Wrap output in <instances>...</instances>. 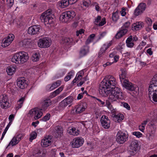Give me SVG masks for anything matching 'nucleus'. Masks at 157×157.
<instances>
[{
    "instance_id": "33",
    "label": "nucleus",
    "mask_w": 157,
    "mask_h": 157,
    "mask_svg": "<svg viewBox=\"0 0 157 157\" xmlns=\"http://www.w3.org/2000/svg\"><path fill=\"white\" fill-rule=\"evenodd\" d=\"M61 82L60 80H57L56 82H54L52 84L49 89L50 90H53L59 86L61 85Z\"/></svg>"
},
{
    "instance_id": "57",
    "label": "nucleus",
    "mask_w": 157,
    "mask_h": 157,
    "mask_svg": "<svg viewBox=\"0 0 157 157\" xmlns=\"http://www.w3.org/2000/svg\"><path fill=\"white\" fill-rule=\"evenodd\" d=\"M93 40L91 38H90V37H88L86 40L85 44L86 45L89 44H90V42H92L93 41Z\"/></svg>"
},
{
    "instance_id": "45",
    "label": "nucleus",
    "mask_w": 157,
    "mask_h": 157,
    "mask_svg": "<svg viewBox=\"0 0 157 157\" xmlns=\"http://www.w3.org/2000/svg\"><path fill=\"white\" fill-rule=\"evenodd\" d=\"M155 131L154 130H149L148 134L149 135V136L151 138L154 136L155 135Z\"/></svg>"
},
{
    "instance_id": "35",
    "label": "nucleus",
    "mask_w": 157,
    "mask_h": 157,
    "mask_svg": "<svg viewBox=\"0 0 157 157\" xmlns=\"http://www.w3.org/2000/svg\"><path fill=\"white\" fill-rule=\"evenodd\" d=\"M40 56V55L39 53H35L33 55L32 59L33 62L37 61L39 60Z\"/></svg>"
},
{
    "instance_id": "34",
    "label": "nucleus",
    "mask_w": 157,
    "mask_h": 157,
    "mask_svg": "<svg viewBox=\"0 0 157 157\" xmlns=\"http://www.w3.org/2000/svg\"><path fill=\"white\" fill-rule=\"evenodd\" d=\"M25 99V97H23L20 98L17 102V106L16 107V109H18L22 106L23 102Z\"/></svg>"
},
{
    "instance_id": "54",
    "label": "nucleus",
    "mask_w": 157,
    "mask_h": 157,
    "mask_svg": "<svg viewBox=\"0 0 157 157\" xmlns=\"http://www.w3.org/2000/svg\"><path fill=\"white\" fill-rule=\"evenodd\" d=\"M84 32V30L82 29H81L79 30H77L76 31V36H78L80 34H81L82 33H83Z\"/></svg>"
},
{
    "instance_id": "18",
    "label": "nucleus",
    "mask_w": 157,
    "mask_h": 157,
    "mask_svg": "<svg viewBox=\"0 0 157 157\" xmlns=\"http://www.w3.org/2000/svg\"><path fill=\"white\" fill-rule=\"evenodd\" d=\"M73 100V98L72 96H68L63 100L59 103V106L62 108L65 107L67 105L72 103Z\"/></svg>"
},
{
    "instance_id": "21",
    "label": "nucleus",
    "mask_w": 157,
    "mask_h": 157,
    "mask_svg": "<svg viewBox=\"0 0 157 157\" xmlns=\"http://www.w3.org/2000/svg\"><path fill=\"white\" fill-rule=\"evenodd\" d=\"M87 104L86 103H80L77 105L76 107V112L77 113H80L84 111L87 107Z\"/></svg>"
},
{
    "instance_id": "32",
    "label": "nucleus",
    "mask_w": 157,
    "mask_h": 157,
    "mask_svg": "<svg viewBox=\"0 0 157 157\" xmlns=\"http://www.w3.org/2000/svg\"><path fill=\"white\" fill-rule=\"evenodd\" d=\"M105 77L107 79H108L109 81H110V83H111L112 86H115V85L117 84L115 78L111 75L107 76Z\"/></svg>"
},
{
    "instance_id": "25",
    "label": "nucleus",
    "mask_w": 157,
    "mask_h": 157,
    "mask_svg": "<svg viewBox=\"0 0 157 157\" xmlns=\"http://www.w3.org/2000/svg\"><path fill=\"white\" fill-rule=\"evenodd\" d=\"M68 132L70 134L73 136H77L79 134V131L74 127H70L68 128Z\"/></svg>"
},
{
    "instance_id": "8",
    "label": "nucleus",
    "mask_w": 157,
    "mask_h": 157,
    "mask_svg": "<svg viewBox=\"0 0 157 157\" xmlns=\"http://www.w3.org/2000/svg\"><path fill=\"white\" fill-rule=\"evenodd\" d=\"M128 140L127 135L121 131H118L116 136V140L120 144H123Z\"/></svg>"
},
{
    "instance_id": "30",
    "label": "nucleus",
    "mask_w": 157,
    "mask_h": 157,
    "mask_svg": "<svg viewBox=\"0 0 157 157\" xmlns=\"http://www.w3.org/2000/svg\"><path fill=\"white\" fill-rule=\"evenodd\" d=\"M51 141L48 140V139L44 138L41 141V145L43 147H46L51 145Z\"/></svg>"
},
{
    "instance_id": "56",
    "label": "nucleus",
    "mask_w": 157,
    "mask_h": 157,
    "mask_svg": "<svg viewBox=\"0 0 157 157\" xmlns=\"http://www.w3.org/2000/svg\"><path fill=\"white\" fill-rule=\"evenodd\" d=\"M63 87L62 86H61L56 90L55 91L56 92L57 94H58L63 90Z\"/></svg>"
},
{
    "instance_id": "7",
    "label": "nucleus",
    "mask_w": 157,
    "mask_h": 157,
    "mask_svg": "<svg viewBox=\"0 0 157 157\" xmlns=\"http://www.w3.org/2000/svg\"><path fill=\"white\" fill-rule=\"evenodd\" d=\"M37 44L40 48H48L51 44V40L49 37H45L39 39L38 41Z\"/></svg>"
},
{
    "instance_id": "24",
    "label": "nucleus",
    "mask_w": 157,
    "mask_h": 157,
    "mask_svg": "<svg viewBox=\"0 0 157 157\" xmlns=\"http://www.w3.org/2000/svg\"><path fill=\"white\" fill-rule=\"evenodd\" d=\"M128 29H121L117 33L115 36L116 39H118L124 36L127 33Z\"/></svg>"
},
{
    "instance_id": "29",
    "label": "nucleus",
    "mask_w": 157,
    "mask_h": 157,
    "mask_svg": "<svg viewBox=\"0 0 157 157\" xmlns=\"http://www.w3.org/2000/svg\"><path fill=\"white\" fill-rule=\"evenodd\" d=\"M19 142L17 138L14 136L10 142L7 146L6 147V149H9V147L11 145H12V146H13L17 144Z\"/></svg>"
},
{
    "instance_id": "37",
    "label": "nucleus",
    "mask_w": 157,
    "mask_h": 157,
    "mask_svg": "<svg viewBox=\"0 0 157 157\" xmlns=\"http://www.w3.org/2000/svg\"><path fill=\"white\" fill-rule=\"evenodd\" d=\"M119 18V16L118 14V11H117L112 14V19L113 21H117Z\"/></svg>"
},
{
    "instance_id": "60",
    "label": "nucleus",
    "mask_w": 157,
    "mask_h": 157,
    "mask_svg": "<svg viewBox=\"0 0 157 157\" xmlns=\"http://www.w3.org/2000/svg\"><path fill=\"white\" fill-rule=\"evenodd\" d=\"M57 95L58 94H57V93H56V92L55 91L51 93L50 97L52 98L57 96Z\"/></svg>"
},
{
    "instance_id": "26",
    "label": "nucleus",
    "mask_w": 157,
    "mask_h": 157,
    "mask_svg": "<svg viewBox=\"0 0 157 157\" xmlns=\"http://www.w3.org/2000/svg\"><path fill=\"white\" fill-rule=\"evenodd\" d=\"M55 135L56 137H61L63 135V131L62 128L57 127L55 128Z\"/></svg>"
},
{
    "instance_id": "14",
    "label": "nucleus",
    "mask_w": 157,
    "mask_h": 157,
    "mask_svg": "<svg viewBox=\"0 0 157 157\" xmlns=\"http://www.w3.org/2000/svg\"><path fill=\"white\" fill-rule=\"evenodd\" d=\"M8 101L7 95L5 94L3 95L2 98L0 99L1 107L4 109L9 107L10 105Z\"/></svg>"
},
{
    "instance_id": "23",
    "label": "nucleus",
    "mask_w": 157,
    "mask_h": 157,
    "mask_svg": "<svg viewBox=\"0 0 157 157\" xmlns=\"http://www.w3.org/2000/svg\"><path fill=\"white\" fill-rule=\"evenodd\" d=\"M99 91L100 94L103 97H106L110 94V90L106 89L104 86L99 85Z\"/></svg>"
},
{
    "instance_id": "61",
    "label": "nucleus",
    "mask_w": 157,
    "mask_h": 157,
    "mask_svg": "<svg viewBox=\"0 0 157 157\" xmlns=\"http://www.w3.org/2000/svg\"><path fill=\"white\" fill-rule=\"evenodd\" d=\"M96 99L98 101L99 105H103L105 104V102L104 101H102L100 99L97 98H96Z\"/></svg>"
},
{
    "instance_id": "50",
    "label": "nucleus",
    "mask_w": 157,
    "mask_h": 157,
    "mask_svg": "<svg viewBox=\"0 0 157 157\" xmlns=\"http://www.w3.org/2000/svg\"><path fill=\"white\" fill-rule=\"evenodd\" d=\"M101 17L100 16H98L96 18H95V21H94L95 24L97 25V23L100 22V21H101Z\"/></svg>"
},
{
    "instance_id": "5",
    "label": "nucleus",
    "mask_w": 157,
    "mask_h": 157,
    "mask_svg": "<svg viewBox=\"0 0 157 157\" xmlns=\"http://www.w3.org/2000/svg\"><path fill=\"white\" fill-rule=\"evenodd\" d=\"M75 15L76 14L74 11L68 10L61 14L59 17V20L63 22L66 23L71 21Z\"/></svg>"
},
{
    "instance_id": "12",
    "label": "nucleus",
    "mask_w": 157,
    "mask_h": 157,
    "mask_svg": "<svg viewBox=\"0 0 157 157\" xmlns=\"http://www.w3.org/2000/svg\"><path fill=\"white\" fill-rule=\"evenodd\" d=\"M84 142V139L82 137H77L74 139L71 144L73 148H78L83 144Z\"/></svg>"
},
{
    "instance_id": "53",
    "label": "nucleus",
    "mask_w": 157,
    "mask_h": 157,
    "mask_svg": "<svg viewBox=\"0 0 157 157\" xmlns=\"http://www.w3.org/2000/svg\"><path fill=\"white\" fill-rule=\"evenodd\" d=\"M14 115L13 114H11L9 116V119L10 121L9 123H10V124H11L12 121L14 119Z\"/></svg>"
},
{
    "instance_id": "63",
    "label": "nucleus",
    "mask_w": 157,
    "mask_h": 157,
    "mask_svg": "<svg viewBox=\"0 0 157 157\" xmlns=\"http://www.w3.org/2000/svg\"><path fill=\"white\" fill-rule=\"evenodd\" d=\"M108 100H106V105L108 107H109V105L111 104L110 102H113V101H111L109 99V98H108Z\"/></svg>"
},
{
    "instance_id": "20",
    "label": "nucleus",
    "mask_w": 157,
    "mask_h": 157,
    "mask_svg": "<svg viewBox=\"0 0 157 157\" xmlns=\"http://www.w3.org/2000/svg\"><path fill=\"white\" fill-rule=\"evenodd\" d=\"M100 85L106 88V89L110 90L111 88L114 86H112L111 83H110V81H109L108 79L105 77L100 83Z\"/></svg>"
},
{
    "instance_id": "49",
    "label": "nucleus",
    "mask_w": 157,
    "mask_h": 157,
    "mask_svg": "<svg viewBox=\"0 0 157 157\" xmlns=\"http://www.w3.org/2000/svg\"><path fill=\"white\" fill-rule=\"evenodd\" d=\"M106 23V19L105 17L103 18L101 22H100L98 25L99 26H101L104 25Z\"/></svg>"
},
{
    "instance_id": "58",
    "label": "nucleus",
    "mask_w": 157,
    "mask_h": 157,
    "mask_svg": "<svg viewBox=\"0 0 157 157\" xmlns=\"http://www.w3.org/2000/svg\"><path fill=\"white\" fill-rule=\"evenodd\" d=\"M133 37L131 35L128 37L127 39L126 42H132V41Z\"/></svg>"
},
{
    "instance_id": "17",
    "label": "nucleus",
    "mask_w": 157,
    "mask_h": 157,
    "mask_svg": "<svg viewBox=\"0 0 157 157\" xmlns=\"http://www.w3.org/2000/svg\"><path fill=\"white\" fill-rule=\"evenodd\" d=\"M144 26V23L142 21L136 22L131 26V29L134 32H136L142 29Z\"/></svg>"
},
{
    "instance_id": "46",
    "label": "nucleus",
    "mask_w": 157,
    "mask_h": 157,
    "mask_svg": "<svg viewBox=\"0 0 157 157\" xmlns=\"http://www.w3.org/2000/svg\"><path fill=\"white\" fill-rule=\"evenodd\" d=\"M17 138L18 141L19 142L22 138H23V136L22 134H19L15 136Z\"/></svg>"
},
{
    "instance_id": "40",
    "label": "nucleus",
    "mask_w": 157,
    "mask_h": 157,
    "mask_svg": "<svg viewBox=\"0 0 157 157\" xmlns=\"http://www.w3.org/2000/svg\"><path fill=\"white\" fill-rule=\"evenodd\" d=\"M143 13L140 9L136 8L134 11V15L135 16H137Z\"/></svg>"
},
{
    "instance_id": "38",
    "label": "nucleus",
    "mask_w": 157,
    "mask_h": 157,
    "mask_svg": "<svg viewBox=\"0 0 157 157\" xmlns=\"http://www.w3.org/2000/svg\"><path fill=\"white\" fill-rule=\"evenodd\" d=\"M148 95L149 98L152 97L153 101L155 102H157V93H154L153 94L150 93Z\"/></svg>"
},
{
    "instance_id": "47",
    "label": "nucleus",
    "mask_w": 157,
    "mask_h": 157,
    "mask_svg": "<svg viewBox=\"0 0 157 157\" xmlns=\"http://www.w3.org/2000/svg\"><path fill=\"white\" fill-rule=\"evenodd\" d=\"M133 134L138 138L142 136V134L140 132H133Z\"/></svg>"
},
{
    "instance_id": "59",
    "label": "nucleus",
    "mask_w": 157,
    "mask_h": 157,
    "mask_svg": "<svg viewBox=\"0 0 157 157\" xmlns=\"http://www.w3.org/2000/svg\"><path fill=\"white\" fill-rule=\"evenodd\" d=\"M57 95L58 94H57V93H56V92L55 91L51 93L50 97L52 98L57 96Z\"/></svg>"
},
{
    "instance_id": "13",
    "label": "nucleus",
    "mask_w": 157,
    "mask_h": 157,
    "mask_svg": "<svg viewBox=\"0 0 157 157\" xmlns=\"http://www.w3.org/2000/svg\"><path fill=\"white\" fill-rule=\"evenodd\" d=\"M40 25H36L29 27L28 30V33L31 35L39 34L41 29Z\"/></svg>"
},
{
    "instance_id": "64",
    "label": "nucleus",
    "mask_w": 157,
    "mask_h": 157,
    "mask_svg": "<svg viewBox=\"0 0 157 157\" xmlns=\"http://www.w3.org/2000/svg\"><path fill=\"white\" fill-rule=\"evenodd\" d=\"M147 52L150 55H151L153 54V52L151 48H149L147 50Z\"/></svg>"
},
{
    "instance_id": "2",
    "label": "nucleus",
    "mask_w": 157,
    "mask_h": 157,
    "mask_svg": "<svg viewBox=\"0 0 157 157\" xmlns=\"http://www.w3.org/2000/svg\"><path fill=\"white\" fill-rule=\"evenodd\" d=\"M121 73L119 75V78L123 87L128 90L132 91L135 90L134 84L129 82V80L126 79L127 72L125 69L122 70Z\"/></svg>"
},
{
    "instance_id": "10",
    "label": "nucleus",
    "mask_w": 157,
    "mask_h": 157,
    "mask_svg": "<svg viewBox=\"0 0 157 157\" xmlns=\"http://www.w3.org/2000/svg\"><path fill=\"white\" fill-rule=\"evenodd\" d=\"M148 94L157 93V81L153 77L150 82V85L148 89Z\"/></svg>"
},
{
    "instance_id": "4",
    "label": "nucleus",
    "mask_w": 157,
    "mask_h": 157,
    "mask_svg": "<svg viewBox=\"0 0 157 157\" xmlns=\"http://www.w3.org/2000/svg\"><path fill=\"white\" fill-rule=\"evenodd\" d=\"M109 99L110 101H115L117 99H123V94L121 88L118 87H112L109 90Z\"/></svg>"
},
{
    "instance_id": "15",
    "label": "nucleus",
    "mask_w": 157,
    "mask_h": 157,
    "mask_svg": "<svg viewBox=\"0 0 157 157\" xmlns=\"http://www.w3.org/2000/svg\"><path fill=\"white\" fill-rule=\"evenodd\" d=\"M130 151L135 154L140 149L138 141L134 140L132 142L129 146Z\"/></svg>"
},
{
    "instance_id": "41",
    "label": "nucleus",
    "mask_w": 157,
    "mask_h": 157,
    "mask_svg": "<svg viewBox=\"0 0 157 157\" xmlns=\"http://www.w3.org/2000/svg\"><path fill=\"white\" fill-rule=\"evenodd\" d=\"M7 5L9 8H10L13 5L14 3V0H7Z\"/></svg>"
},
{
    "instance_id": "16",
    "label": "nucleus",
    "mask_w": 157,
    "mask_h": 157,
    "mask_svg": "<svg viewBox=\"0 0 157 157\" xmlns=\"http://www.w3.org/2000/svg\"><path fill=\"white\" fill-rule=\"evenodd\" d=\"M17 86L21 89H24L27 87V81L24 77H21L17 79Z\"/></svg>"
},
{
    "instance_id": "31",
    "label": "nucleus",
    "mask_w": 157,
    "mask_h": 157,
    "mask_svg": "<svg viewBox=\"0 0 157 157\" xmlns=\"http://www.w3.org/2000/svg\"><path fill=\"white\" fill-rule=\"evenodd\" d=\"M15 68L11 66L8 67L6 69V72L9 75H11L15 73Z\"/></svg>"
},
{
    "instance_id": "1",
    "label": "nucleus",
    "mask_w": 157,
    "mask_h": 157,
    "mask_svg": "<svg viewBox=\"0 0 157 157\" xmlns=\"http://www.w3.org/2000/svg\"><path fill=\"white\" fill-rule=\"evenodd\" d=\"M52 104V101L50 99L48 98L44 99L42 103V108L40 109L37 108H34L30 110L29 114L31 116H34L35 120H37L40 118L42 115L43 113L41 110H45L47 107Z\"/></svg>"
},
{
    "instance_id": "62",
    "label": "nucleus",
    "mask_w": 157,
    "mask_h": 157,
    "mask_svg": "<svg viewBox=\"0 0 157 157\" xmlns=\"http://www.w3.org/2000/svg\"><path fill=\"white\" fill-rule=\"evenodd\" d=\"M121 15L123 16H125L126 14V12H125V8H123L122 9V10L121 11Z\"/></svg>"
},
{
    "instance_id": "19",
    "label": "nucleus",
    "mask_w": 157,
    "mask_h": 157,
    "mask_svg": "<svg viewBox=\"0 0 157 157\" xmlns=\"http://www.w3.org/2000/svg\"><path fill=\"white\" fill-rule=\"evenodd\" d=\"M89 52V47L87 45H84L80 49L79 57L81 58L86 56Z\"/></svg>"
},
{
    "instance_id": "43",
    "label": "nucleus",
    "mask_w": 157,
    "mask_h": 157,
    "mask_svg": "<svg viewBox=\"0 0 157 157\" xmlns=\"http://www.w3.org/2000/svg\"><path fill=\"white\" fill-rule=\"evenodd\" d=\"M91 3V1L88 0H84L83 2V6L87 7H88Z\"/></svg>"
},
{
    "instance_id": "52",
    "label": "nucleus",
    "mask_w": 157,
    "mask_h": 157,
    "mask_svg": "<svg viewBox=\"0 0 157 157\" xmlns=\"http://www.w3.org/2000/svg\"><path fill=\"white\" fill-rule=\"evenodd\" d=\"M22 43L23 44V47L25 48H27L28 47L27 45L29 44L30 42L27 40H23L22 41Z\"/></svg>"
},
{
    "instance_id": "11",
    "label": "nucleus",
    "mask_w": 157,
    "mask_h": 157,
    "mask_svg": "<svg viewBox=\"0 0 157 157\" xmlns=\"http://www.w3.org/2000/svg\"><path fill=\"white\" fill-rule=\"evenodd\" d=\"M14 38L15 36L13 34H9L6 37L3 39L2 46L4 48L8 46L12 43Z\"/></svg>"
},
{
    "instance_id": "9",
    "label": "nucleus",
    "mask_w": 157,
    "mask_h": 157,
    "mask_svg": "<svg viewBox=\"0 0 157 157\" xmlns=\"http://www.w3.org/2000/svg\"><path fill=\"white\" fill-rule=\"evenodd\" d=\"M100 122L102 127L105 129H108L110 127V120L108 116L102 115L100 119Z\"/></svg>"
},
{
    "instance_id": "44",
    "label": "nucleus",
    "mask_w": 157,
    "mask_h": 157,
    "mask_svg": "<svg viewBox=\"0 0 157 157\" xmlns=\"http://www.w3.org/2000/svg\"><path fill=\"white\" fill-rule=\"evenodd\" d=\"M36 133L35 132H33L30 135V137L29 138V141H32V140L36 138Z\"/></svg>"
},
{
    "instance_id": "55",
    "label": "nucleus",
    "mask_w": 157,
    "mask_h": 157,
    "mask_svg": "<svg viewBox=\"0 0 157 157\" xmlns=\"http://www.w3.org/2000/svg\"><path fill=\"white\" fill-rule=\"evenodd\" d=\"M126 43L127 46L130 48H132L134 45V44L133 41L132 42H126Z\"/></svg>"
},
{
    "instance_id": "39",
    "label": "nucleus",
    "mask_w": 157,
    "mask_h": 157,
    "mask_svg": "<svg viewBox=\"0 0 157 157\" xmlns=\"http://www.w3.org/2000/svg\"><path fill=\"white\" fill-rule=\"evenodd\" d=\"M146 4L145 3H140L137 7V8L140 9L142 12L145 10L146 7Z\"/></svg>"
},
{
    "instance_id": "6",
    "label": "nucleus",
    "mask_w": 157,
    "mask_h": 157,
    "mask_svg": "<svg viewBox=\"0 0 157 157\" xmlns=\"http://www.w3.org/2000/svg\"><path fill=\"white\" fill-rule=\"evenodd\" d=\"M50 13L49 11L47 13L46 11L42 13L40 17L41 21L43 22L45 25H52L53 24L54 20Z\"/></svg>"
},
{
    "instance_id": "36",
    "label": "nucleus",
    "mask_w": 157,
    "mask_h": 157,
    "mask_svg": "<svg viewBox=\"0 0 157 157\" xmlns=\"http://www.w3.org/2000/svg\"><path fill=\"white\" fill-rule=\"evenodd\" d=\"M74 73V71H71L69 73H68V75L66 76L64 78V81L67 82L70 79L71 77L73 76Z\"/></svg>"
},
{
    "instance_id": "48",
    "label": "nucleus",
    "mask_w": 157,
    "mask_h": 157,
    "mask_svg": "<svg viewBox=\"0 0 157 157\" xmlns=\"http://www.w3.org/2000/svg\"><path fill=\"white\" fill-rule=\"evenodd\" d=\"M130 22L129 21H127L125 22L123 26L122 27L121 29H125L128 28L129 27Z\"/></svg>"
},
{
    "instance_id": "51",
    "label": "nucleus",
    "mask_w": 157,
    "mask_h": 157,
    "mask_svg": "<svg viewBox=\"0 0 157 157\" xmlns=\"http://www.w3.org/2000/svg\"><path fill=\"white\" fill-rule=\"evenodd\" d=\"M122 106H123L125 108L128 110H130V107L127 103L123 102L122 103Z\"/></svg>"
},
{
    "instance_id": "42",
    "label": "nucleus",
    "mask_w": 157,
    "mask_h": 157,
    "mask_svg": "<svg viewBox=\"0 0 157 157\" xmlns=\"http://www.w3.org/2000/svg\"><path fill=\"white\" fill-rule=\"evenodd\" d=\"M50 116L51 115L50 114L48 113L45 116L42 118L41 120L43 121H47L49 119L50 117Z\"/></svg>"
},
{
    "instance_id": "28",
    "label": "nucleus",
    "mask_w": 157,
    "mask_h": 157,
    "mask_svg": "<svg viewBox=\"0 0 157 157\" xmlns=\"http://www.w3.org/2000/svg\"><path fill=\"white\" fill-rule=\"evenodd\" d=\"M58 3L59 6L62 8H64L70 4L68 0H61Z\"/></svg>"
},
{
    "instance_id": "22",
    "label": "nucleus",
    "mask_w": 157,
    "mask_h": 157,
    "mask_svg": "<svg viewBox=\"0 0 157 157\" xmlns=\"http://www.w3.org/2000/svg\"><path fill=\"white\" fill-rule=\"evenodd\" d=\"M73 40L72 38L63 37L62 38L61 43L64 45H71L73 44Z\"/></svg>"
},
{
    "instance_id": "27",
    "label": "nucleus",
    "mask_w": 157,
    "mask_h": 157,
    "mask_svg": "<svg viewBox=\"0 0 157 157\" xmlns=\"http://www.w3.org/2000/svg\"><path fill=\"white\" fill-rule=\"evenodd\" d=\"M112 116L113 117L115 121L117 122H121L124 118V116L122 114H118L117 115L113 114Z\"/></svg>"
},
{
    "instance_id": "3",
    "label": "nucleus",
    "mask_w": 157,
    "mask_h": 157,
    "mask_svg": "<svg viewBox=\"0 0 157 157\" xmlns=\"http://www.w3.org/2000/svg\"><path fill=\"white\" fill-rule=\"evenodd\" d=\"M29 59L28 54L24 52H20L14 54L11 58V61L16 64H23Z\"/></svg>"
}]
</instances>
